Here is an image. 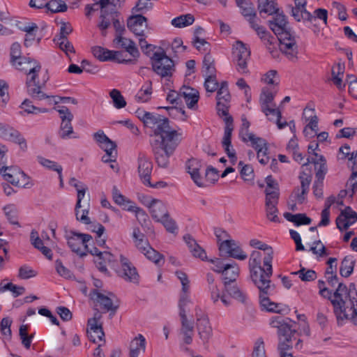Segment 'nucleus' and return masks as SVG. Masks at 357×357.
Here are the masks:
<instances>
[{"instance_id":"obj_1","label":"nucleus","mask_w":357,"mask_h":357,"mask_svg":"<svg viewBox=\"0 0 357 357\" xmlns=\"http://www.w3.org/2000/svg\"><path fill=\"white\" fill-rule=\"evenodd\" d=\"M154 139L151 145L155 160L159 167H167L169 158L173 155L182 139L181 129H175L169 125L167 118L161 116L153 127Z\"/></svg>"},{"instance_id":"obj_2","label":"nucleus","mask_w":357,"mask_h":357,"mask_svg":"<svg viewBox=\"0 0 357 357\" xmlns=\"http://www.w3.org/2000/svg\"><path fill=\"white\" fill-rule=\"evenodd\" d=\"M318 286L321 296L331 301L338 325H342L350 319L357 325V291L354 284L349 289L343 283H339L332 294L324 287V282L319 280Z\"/></svg>"},{"instance_id":"obj_3","label":"nucleus","mask_w":357,"mask_h":357,"mask_svg":"<svg viewBox=\"0 0 357 357\" xmlns=\"http://www.w3.org/2000/svg\"><path fill=\"white\" fill-rule=\"evenodd\" d=\"M49 77L47 72H42L41 70L36 68L26 75V86L28 94L33 99L42 100L45 98H55L54 96L46 95L42 89L45 86Z\"/></svg>"},{"instance_id":"obj_4","label":"nucleus","mask_w":357,"mask_h":357,"mask_svg":"<svg viewBox=\"0 0 357 357\" xmlns=\"http://www.w3.org/2000/svg\"><path fill=\"white\" fill-rule=\"evenodd\" d=\"M263 257L264 254L260 251L254 250L251 252L249 258L248 267L250 278L255 285H263L264 282L271 280L270 278L273 275L272 266L271 273L268 274V271H266L268 266L264 262L263 266H261Z\"/></svg>"},{"instance_id":"obj_5","label":"nucleus","mask_w":357,"mask_h":357,"mask_svg":"<svg viewBox=\"0 0 357 357\" xmlns=\"http://www.w3.org/2000/svg\"><path fill=\"white\" fill-rule=\"evenodd\" d=\"M275 96V92L267 87H264L262 89L259 96V103L261 111L268 117V119L274 120L275 118L278 128L282 129L287 123V121L281 122L280 121L282 117L281 112L278 108H275V105L273 103Z\"/></svg>"},{"instance_id":"obj_6","label":"nucleus","mask_w":357,"mask_h":357,"mask_svg":"<svg viewBox=\"0 0 357 357\" xmlns=\"http://www.w3.org/2000/svg\"><path fill=\"white\" fill-rule=\"evenodd\" d=\"M227 103L228 102L217 101V110L219 116H225L224 119L225 122V128L222 144L225 151L231 159V162L234 163L237 160L236 153L234 149H230V147L231 146V138L233 130V119L228 114Z\"/></svg>"},{"instance_id":"obj_7","label":"nucleus","mask_w":357,"mask_h":357,"mask_svg":"<svg viewBox=\"0 0 357 357\" xmlns=\"http://www.w3.org/2000/svg\"><path fill=\"white\" fill-rule=\"evenodd\" d=\"M250 58V50L242 41L237 40L232 47V61L237 72L241 75L248 74V62Z\"/></svg>"},{"instance_id":"obj_8","label":"nucleus","mask_w":357,"mask_h":357,"mask_svg":"<svg viewBox=\"0 0 357 357\" xmlns=\"http://www.w3.org/2000/svg\"><path fill=\"white\" fill-rule=\"evenodd\" d=\"M153 70L161 77H171L174 71V63L166 53L160 49L151 57Z\"/></svg>"},{"instance_id":"obj_9","label":"nucleus","mask_w":357,"mask_h":357,"mask_svg":"<svg viewBox=\"0 0 357 357\" xmlns=\"http://www.w3.org/2000/svg\"><path fill=\"white\" fill-rule=\"evenodd\" d=\"M65 238L69 248L79 256L86 255L89 251L88 243L92 240L89 234L77 233L74 231H66Z\"/></svg>"},{"instance_id":"obj_10","label":"nucleus","mask_w":357,"mask_h":357,"mask_svg":"<svg viewBox=\"0 0 357 357\" xmlns=\"http://www.w3.org/2000/svg\"><path fill=\"white\" fill-rule=\"evenodd\" d=\"M0 174L3 176L6 181L15 186L30 188V178L17 167H3L0 169Z\"/></svg>"},{"instance_id":"obj_11","label":"nucleus","mask_w":357,"mask_h":357,"mask_svg":"<svg viewBox=\"0 0 357 357\" xmlns=\"http://www.w3.org/2000/svg\"><path fill=\"white\" fill-rule=\"evenodd\" d=\"M255 286L259 291V303L263 310L275 313H281L283 311L280 304L271 302L268 298L274 289L271 280L264 282L263 285Z\"/></svg>"},{"instance_id":"obj_12","label":"nucleus","mask_w":357,"mask_h":357,"mask_svg":"<svg viewBox=\"0 0 357 357\" xmlns=\"http://www.w3.org/2000/svg\"><path fill=\"white\" fill-rule=\"evenodd\" d=\"M57 111L61 119L59 136L63 139L78 138L79 136L74 132L71 123L73 119V115L68 108L65 106H61L58 107Z\"/></svg>"},{"instance_id":"obj_13","label":"nucleus","mask_w":357,"mask_h":357,"mask_svg":"<svg viewBox=\"0 0 357 357\" xmlns=\"http://www.w3.org/2000/svg\"><path fill=\"white\" fill-rule=\"evenodd\" d=\"M280 41V50L291 60L294 61L297 58L298 45L295 36L291 33H284L278 37Z\"/></svg>"},{"instance_id":"obj_14","label":"nucleus","mask_w":357,"mask_h":357,"mask_svg":"<svg viewBox=\"0 0 357 357\" xmlns=\"http://www.w3.org/2000/svg\"><path fill=\"white\" fill-rule=\"evenodd\" d=\"M121 268L116 271L119 277L127 282L138 283L139 275L135 267L126 257L120 256Z\"/></svg>"},{"instance_id":"obj_15","label":"nucleus","mask_w":357,"mask_h":357,"mask_svg":"<svg viewBox=\"0 0 357 357\" xmlns=\"http://www.w3.org/2000/svg\"><path fill=\"white\" fill-rule=\"evenodd\" d=\"M188 309L179 310V317L181 320V328L179 334L182 337V340L185 344H190L192 342L194 335L193 321L188 319Z\"/></svg>"},{"instance_id":"obj_16","label":"nucleus","mask_w":357,"mask_h":357,"mask_svg":"<svg viewBox=\"0 0 357 357\" xmlns=\"http://www.w3.org/2000/svg\"><path fill=\"white\" fill-rule=\"evenodd\" d=\"M101 317V314L99 312H96L94 314V317L88 320V337L94 343L103 340L105 337L102 324L100 323Z\"/></svg>"},{"instance_id":"obj_17","label":"nucleus","mask_w":357,"mask_h":357,"mask_svg":"<svg viewBox=\"0 0 357 357\" xmlns=\"http://www.w3.org/2000/svg\"><path fill=\"white\" fill-rule=\"evenodd\" d=\"M291 320L289 318H282L277 316L273 317L270 320V325L273 328L278 329V335L279 338L293 337L296 333L295 329H292L289 324Z\"/></svg>"},{"instance_id":"obj_18","label":"nucleus","mask_w":357,"mask_h":357,"mask_svg":"<svg viewBox=\"0 0 357 357\" xmlns=\"http://www.w3.org/2000/svg\"><path fill=\"white\" fill-rule=\"evenodd\" d=\"M152 169L151 161L144 154L140 153L137 159V172L141 181L146 186H152L150 181Z\"/></svg>"},{"instance_id":"obj_19","label":"nucleus","mask_w":357,"mask_h":357,"mask_svg":"<svg viewBox=\"0 0 357 357\" xmlns=\"http://www.w3.org/2000/svg\"><path fill=\"white\" fill-rule=\"evenodd\" d=\"M0 137L6 140L17 144L23 151H26L27 149L25 138L13 128L0 124Z\"/></svg>"},{"instance_id":"obj_20","label":"nucleus","mask_w":357,"mask_h":357,"mask_svg":"<svg viewBox=\"0 0 357 357\" xmlns=\"http://www.w3.org/2000/svg\"><path fill=\"white\" fill-rule=\"evenodd\" d=\"M92 52L94 56L101 61L116 60L120 63L129 64L133 63L132 59H121L119 56H121V52L119 51H112L96 46L92 48Z\"/></svg>"},{"instance_id":"obj_21","label":"nucleus","mask_w":357,"mask_h":357,"mask_svg":"<svg viewBox=\"0 0 357 357\" xmlns=\"http://www.w3.org/2000/svg\"><path fill=\"white\" fill-rule=\"evenodd\" d=\"M112 197L114 202L119 205V206H123L125 207H127L126 209L128 211L134 212L135 213V215L137 218L139 217H147V215L146 214L145 211L137 207L135 204H133L130 200L127 199L117 189L116 186L113 187L112 189Z\"/></svg>"},{"instance_id":"obj_22","label":"nucleus","mask_w":357,"mask_h":357,"mask_svg":"<svg viewBox=\"0 0 357 357\" xmlns=\"http://www.w3.org/2000/svg\"><path fill=\"white\" fill-rule=\"evenodd\" d=\"M269 28L277 37L291 32L287 17L282 13H275L271 20H269Z\"/></svg>"},{"instance_id":"obj_23","label":"nucleus","mask_w":357,"mask_h":357,"mask_svg":"<svg viewBox=\"0 0 357 357\" xmlns=\"http://www.w3.org/2000/svg\"><path fill=\"white\" fill-rule=\"evenodd\" d=\"M295 6L288 5L291 16L297 22L312 20V15L306 10L307 0H294Z\"/></svg>"},{"instance_id":"obj_24","label":"nucleus","mask_w":357,"mask_h":357,"mask_svg":"<svg viewBox=\"0 0 357 357\" xmlns=\"http://www.w3.org/2000/svg\"><path fill=\"white\" fill-rule=\"evenodd\" d=\"M357 221V213L349 206L342 210L336 219L337 227L345 230Z\"/></svg>"},{"instance_id":"obj_25","label":"nucleus","mask_w":357,"mask_h":357,"mask_svg":"<svg viewBox=\"0 0 357 357\" xmlns=\"http://www.w3.org/2000/svg\"><path fill=\"white\" fill-rule=\"evenodd\" d=\"M250 245L252 248L264 251L263 261L265 265L268 266L266 271H268V274H270L271 270V263L273 259V251L272 248L256 238L250 241Z\"/></svg>"},{"instance_id":"obj_26","label":"nucleus","mask_w":357,"mask_h":357,"mask_svg":"<svg viewBox=\"0 0 357 357\" xmlns=\"http://www.w3.org/2000/svg\"><path fill=\"white\" fill-rule=\"evenodd\" d=\"M91 298L96 303L99 304L100 306L105 311H115L117 307L113 304L112 297L114 295L109 293L108 295H105L98 290H93L90 294Z\"/></svg>"},{"instance_id":"obj_27","label":"nucleus","mask_w":357,"mask_h":357,"mask_svg":"<svg viewBox=\"0 0 357 357\" xmlns=\"http://www.w3.org/2000/svg\"><path fill=\"white\" fill-rule=\"evenodd\" d=\"M128 29L137 36H144L147 28L146 18L142 15L130 17L128 20Z\"/></svg>"},{"instance_id":"obj_28","label":"nucleus","mask_w":357,"mask_h":357,"mask_svg":"<svg viewBox=\"0 0 357 357\" xmlns=\"http://www.w3.org/2000/svg\"><path fill=\"white\" fill-rule=\"evenodd\" d=\"M196 328L199 339L204 344L207 343L213 334L208 317H199L196 323Z\"/></svg>"},{"instance_id":"obj_29","label":"nucleus","mask_w":357,"mask_h":357,"mask_svg":"<svg viewBox=\"0 0 357 357\" xmlns=\"http://www.w3.org/2000/svg\"><path fill=\"white\" fill-rule=\"evenodd\" d=\"M114 43L119 47L125 49L134 59L139 56V52L133 40L123 37L122 35H116Z\"/></svg>"},{"instance_id":"obj_30","label":"nucleus","mask_w":357,"mask_h":357,"mask_svg":"<svg viewBox=\"0 0 357 357\" xmlns=\"http://www.w3.org/2000/svg\"><path fill=\"white\" fill-rule=\"evenodd\" d=\"M249 24L252 29L255 31L257 34L264 43L272 45L275 40V37L271 36L266 29L259 24V20L256 15L248 19Z\"/></svg>"},{"instance_id":"obj_31","label":"nucleus","mask_w":357,"mask_h":357,"mask_svg":"<svg viewBox=\"0 0 357 357\" xmlns=\"http://www.w3.org/2000/svg\"><path fill=\"white\" fill-rule=\"evenodd\" d=\"M225 288L229 287L235 282L239 275V267L235 262L227 264L222 272Z\"/></svg>"},{"instance_id":"obj_32","label":"nucleus","mask_w":357,"mask_h":357,"mask_svg":"<svg viewBox=\"0 0 357 357\" xmlns=\"http://www.w3.org/2000/svg\"><path fill=\"white\" fill-rule=\"evenodd\" d=\"M225 289H221L219 286L212 287L208 290L210 298L214 305H218L220 302L225 307H229L231 304V300L225 294Z\"/></svg>"},{"instance_id":"obj_33","label":"nucleus","mask_w":357,"mask_h":357,"mask_svg":"<svg viewBox=\"0 0 357 357\" xmlns=\"http://www.w3.org/2000/svg\"><path fill=\"white\" fill-rule=\"evenodd\" d=\"M310 160L308 158L307 162L304 163L302 166V168L304 169L305 168L307 169L308 162H310ZM311 162L314 163L315 169L317 171L316 172V178L324 180V176L327 172V168L326 165V160L324 159L323 155H318L317 153H314V158H311Z\"/></svg>"},{"instance_id":"obj_34","label":"nucleus","mask_w":357,"mask_h":357,"mask_svg":"<svg viewBox=\"0 0 357 357\" xmlns=\"http://www.w3.org/2000/svg\"><path fill=\"white\" fill-rule=\"evenodd\" d=\"M13 66L18 70L24 72L26 75L36 68L42 70L41 65L39 62L24 56L20 59L16 63H14Z\"/></svg>"},{"instance_id":"obj_35","label":"nucleus","mask_w":357,"mask_h":357,"mask_svg":"<svg viewBox=\"0 0 357 357\" xmlns=\"http://www.w3.org/2000/svg\"><path fill=\"white\" fill-rule=\"evenodd\" d=\"M179 98H183L188 108H193L199 100L197 90L188 86H183L179 91Z\"/></svg>"},{"instance_id":"obj_36","label":"nucleus","mask_w":357,"mask_h":357,"mask_svg":"<svg viewBox=\"0 0 357 357\" xmlns=\"http://www.w3.org/2000/svg\"><path fill=\"white\" fill-rule=\"evenodd\" d=\"M117 17L118 13L114 8L109 10V8H107L101 10V21L98 24V28L102 31L103 36L106 35V29L109 26L111 22H113L114 17Z\"/></svg>"},{"instance_id":"obj_37","label":"nucleus","mask_w":357,"mask_h":357,"mask_svg":"<svg viewBox=\"0 0 357 357\" xmlns=\"http://www.w3.org/2000/svg\"><path fill=\"white\" fill-rule=\"evenodd\" d=\"M266 202L278 201L280 193L278 183L271 176H268L266 178Z\"/></svg>"},{"instance_id":"obj_38","label":"nucleus","mask_w":357,"mask_h":357,"mask_svg":"<svg viewBox=\"0 0 357 357\" xmlns=\"http://www.w3.org/2000/svg\"><path fill=\"white\" fill-rule=\"evenodd\" d=\"M202 167L200 162L196 159H190L186 163L188 172L190 174L192 179L199 187L203 186L202 177L199 174V169Z\"/></svg>"},{"instance_id":"obj_39","label":"nucleus","mask_w":357,"mask_h":357,"mask_svg":"<svg viewBox=\"0 0 357 357\" xmlns=\"http://www.w3.org/2000/svg\"><path fill=\"white\" fill-rule=\"evenodd\" d=\"M149 211L151 217L156 222H158L160 220L169 214L167 207L163 202L157 199L151 206Z\"/></svg>"},{"instance_id":"obj_40","label":"nucleus","mask_w":357,"mask_h":357,"mask_svg":"<svg viewBox=\"0 0 357 357\" xmlns=\"http://www.w3.org/2000/svg\"><path fill=\"white\" fill-rule=\"evenodd\" d=\"M145 350L146 339L142 335L139 334L130 342L129 356L130 357H139L140 351L144 352Z\"/></svg>"},{"instance_id":"obj_41","label":"nucleus","mask_w":357,"mask_h":357,"mask_svg":"<svg viewBox=\"0 0 357 357\" xmlns=\"http://www.w3.org/2000/svg\"><path fill=\"white\" fill-rule=\"evenodd\" d=\"M114 257L109 252L105 251L99 254V257L96 258L95 263L97 268L102 273H107V266H114Z\"/></svg>"},{"instance_id":"obj_42","label":"nucleus","mask_w":357,"mask_h":357,"mask_svg":"<svg viewBox=\"0 0 357 357\" xmlns=\"http://www.w3.org/2000/svg\"><path fill=\"white\" fill-rule=\"evenodd\" d=\"M183 239L188 246V248L192 255L198 257L202 260L206 259V254L205 251L197 243L196 241L190 235H185Z\"/></svg>"},{"instance_id":"obj_43","label":"nucleus","mask_w":357,"mask_h":357,"mask_svg":"<svg viewBox=\"0 0 357 357\" xmlns=\"http://www.w3.org/2000/svg\"><path fill=\"white\" fill-rule=\"evenodd\" d=\"M226 292L228 293V294L236 300L237 301L243 303L247 304L248 301L249 300L248 294L245 291L240 289L236 285L229 286L225 288Z\"/></svg>"},{"instance_id":"obj_44","label":"nucleus","mask_w":357,"mask_h":357,"mask_svg":"<svg viewBox=\"0 0 357 357\" xmlns=\"http://www.w3.org/2000/svg\"><path fill=\"white\" fill-rule=\"evenodd\" d=\"M258 10L260 14L271 15L278 13L279 9L275 0H258Z\"/></svg>"},{"instance_id":"obj_45","label":"nucleus","mask_w":357,"mask_h":357,"mask_svg":"<svg viewBox=\"0 0 357 357\" xmlns=\"http://www.w3.org/2000/svg\"><path fill=\"white\" fill-rule=\"evenodd\" d=\"M303 114L306 121H309V123L304 128L303 132L307 133V130H310L316 134L318 130V118L314 114V110L305 109Z\"/></svg>"},{"instance_id":"obj_46","label":"nucleus","mask_w":357,"mask_h":357,"mask_svg":"<svg viewBox=\"0 0 357 357\" xmlns=\"http://www.w3.org/2000/svg\"><path fill=\"white\" fill-rule=\"evenodd\" d=\"M132 238H134L135 243L138 250L144 253L150 247V245L144 237V235L140 231L139 228H135L132 232Z\"/></svg>"},{"instance_id":"obj_47","label":"nucleus","mask_w":357,"mask_h":357,"mask_svg":"<svg viewBox=\"0 0 357 357\" xmlns=\"http://www.w3.org/2000/svg\"><path fill=\"white\" fill-rule=\"evenodd\" d=\"M151 94L152 82L151 81H147L137 93L135 99L139 102H146L151 99Z\"/></svg>"},{"instance_id":"obj_48","label":"nucleus","mask_w":357,"mask_h":357,"mask_svg":"<svg viewBox=\"0 0 357 357\" xmlns=\"http://www.w3.org/2000/svg\"><path fill=\"white\" fill-rule=\"evenodd\" d=\"M355 261L352 256H346L341 263L340 273L342 276L347 278L354 271Z\"/></svg>"},{"instance_id":"obj_49","label":"nucleus","mask_w":357,"mask_h":357,"mask_svg":"<svg viewBox=\"0 0 357 357\" xmlns=\"http://www.w3.org/2000/svg\"><path fill=\"white\" fill-rule=\"evenodd\" d=\"M202 73L204 76L215 75L214 59L209 54H206L204 57Z\"/></svg>"},{"instance_id":"obj_50","label":"nucleus","mask_w":357,"mask_h":357,"mask_svg":"<svg viewBox=\"0 0 357 357\" xmlns=\"http://www.w3.org/2000/svg\"><path fill=\"white\" fill-rule=\"evenodd\" d=\"M194 21L195 18L191 14L181 15L174 18L172 24L175 27L183 28L191 25Z\"/></svg>"},{"instance_id":"obj_51","label":"nucleus","mask_w":357,"mask_h":357,"mask_svg":"<svg viewBox=\"0 0 357 357\" xmlns=\"http://www.w3.org/2000/svg\"><path fill=\"white\" fill-rule=\"evenodd\" d=\"M278 201H269L266 202V216L272 222H279V218L278 216V210L277 208V204Z\"/></svg>"},{"instance_id":"obj_52","label":"nucleus","mask_w":357,"mask_h":357,"mask_svg":"<svg viewBox=\"0 0 357 357\" xmlns=\"http://www.w3.org/2000/svg\"><path fill=\"white\" fill-rule=\"evenodd\" d=\"M182 292L180 296L178 307L179 310L187 309L188 305L190 303V300L189 298V292H190V281L182 284Z\"/></svg>"},{"instance_id":"obj_53","label":"nucleus","mask_w":357,"mask_h":357,"mask_svg":"<svg viewBox=\"0 0 357 357\" xmlns=\"http://www.w3.org/2000/svg\"><path fill=\"white\" fill-rule=\"evenodd\" d=\"M37 160L40 165L50 170L56 172L57 173L62 172V167L54 161L50 160L42 156H38Z\"/></svg>"},{"instance_id":"obj_54","label":"nucleus","mask_w":357,"mask_h":357,"mask_svg":"<svg viewBox=\"0 0 357 357\" xmlns=\"http://www.w3.org/2000/svg\"><path fill=\"white\" fill-rule=\"evenodd\" d=\"M46 8L52 13H60L66 11L68 6L62 0H51L47 2Z\"/></svg>"},{"instance_id":"obj_55","label":"nucleus","mask_w":357,"mask_h":357,"mask_svg":"<svg viewBox=\"0 0 357 357\" xmlns=\"http://www.w3.org/2000/svg\"><path fill=\"white\" fill-rule=\"evenodd\" d=\"M153 8L151 0H138L136 5L132 8L133 13H146Z\"/></svg>"},{"instance_id":"obj_56","label":"nucleus","mask_w":357,"mask_h":357,"mask_svg":"<svg viewBox=\"0 0 357 357\" xmlns=\"http://www.w3.org/2000/svg\"><path fill=\"white\" fill-rule=\"evenodd\" d=\"M109 96L113 101V105L116 109H121L126 107V101L121 92L117 89H112Z\"/></svg>"},{"instance_id":"obj_57","label":"nucleus","mask_w":357,"mask_h":357,"mask_svg":"<svg viewBox=\"0 0 357 357\" xmlns=\"http://www.w3.org/2000/svg\"><path fill=\"white\" fill-rule=\"evenodd\" d=\"M147 259L152 261L156 265L160 266L164 263L163 256L151 246L143 253Z\"/></svg>"},{"instance_id":"obj_58","label":"nucleus","mask_w":357,"mask_h":357,"mask_svg":"<svg viewBox=\"0 0 357 357\" xmlns=\"http://www.w3.org/2000/svg\"><path fill=\"white\" fill-rule=\"evenodd\" d=\"M158 222L162 224L166 230L172 234H176L178 233V226L174 220H173L169 215L165 216L163 218L160 220Z\"/></svg>"},{"instance_id":"obj_59","label":"nucleus","mask_w":357,"mask_h":357,"mask_svg":"<svg viewBox=\"0 0 357 357\" xmlns=\"http://www.w3.org/2000/svg\"><path fill=\"white\" fill-rule=\"evenodd\" d=\"M20 107L24 109V111L28 114H38V113H45L47 112V109L45 108H40L35 107L32 102L28 99L24 100Z\"/></svg>"},{"instance_id":"obj_60","label":"nucleus","mask_w":357,"mask_h":357,"mask_svg":"<svg viewBox=\"0 0 357 357\" xmlns=\"http://www.w3.org/2000/svg\"><path fill=\"white\" fill-rule=\"evenodd\" d=\"M230 94L228 89V85L226 82H222L220 88L218 89L217 101L229 102Z\"/></svg>"},{"instance_id":"obj_61","label":"nucleus","mask_w":357,"mask_h":357,"mask_svg":"<svg viewBox=\"0 0 357 357\" xmlns=\"http://www.w3.org/2000/svg\"><path fill=\"white\" fill-rule=\"evenodd\" d=\"M3 211L7 219L11 224L19 225L17 212L14 205H7L4 206Z\"/></svg>"},{"instance_id":"obj_62","label":"nucleus","mask_w":357,"mask_h":357,"mask_svg":"<svg viewBox=\"0 0 357 357\" xmlns=\"http://www.w3.org/2000/svg\"><path fill=\"white\" fill-rule=\"evenodd\" d=\"M247 139L248 142L250 141L251 142L252 147L257 151V152H258L259 149H268L266 140L257 137L254 134H249Z\"/></svg>"},{"instance_id":"obj_63","label":"nucleus","mask_w":357,"mask_h":357,"mask_svg":"<svg viewBox=\"0 0 357 357\" xmlns=\"http://www.w3.org/2000/svg\"><path fill=\"white\" fill-rule=\"evenodd\" d=\"M357 192V171L352 172L351 177L347 183V189L345 190L346 194L352 197L353 195Z\"/></svg>"},{"instance_id":"obj_64","label":"nucleus","mask_w":357,"mask_h":357,"mask_svg":"<svg viewBox=\"0 0 357 357\" xmlns=\"http://www.w3.org/2000/svg\"><path fill=\"white\" fill-rule=\"evenodd\" d=\"M293 274L298 275L302 281L306 282L314 280L317 278L315 271L305 268H301L299 271L293 273Z\"/></svg>"}]
</instances>
